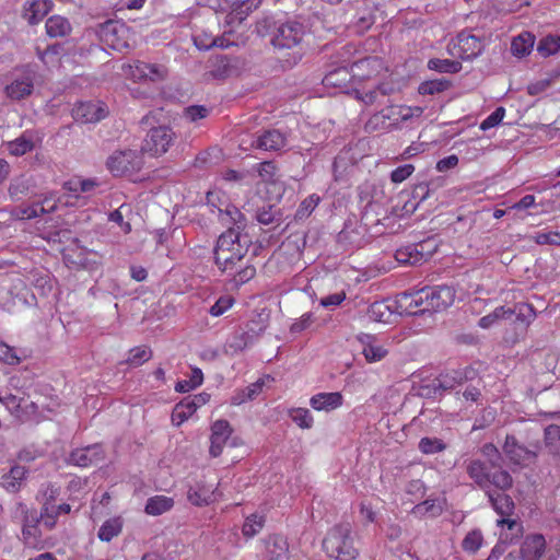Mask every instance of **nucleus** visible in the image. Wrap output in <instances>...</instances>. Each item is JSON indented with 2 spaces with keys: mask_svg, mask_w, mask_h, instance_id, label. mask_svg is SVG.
<instances>
[{
  "mask_svg": "<svg viewBox=\"0 0 560 560\" xmlns=\"http://www.w3.org/2000/svg\"><path fill=\"white\" fill-rule=\"evenodd\" d=\"M143 152L132 149L115 150L106 161L107 170L114 176H132L143 167Z\"/></svg>",
  "mask_w": 560,
  "mask_h": 560,
  "instance_id": "obj_4",
  "label": "nucleus"
},
{
  "mask_svg": "<svg viewBox=\"0 0 560 560\" xmlns=\"http://www.w3.org/2000/svg\"><path fill=\"white\" fill-rule=\"evenodd\" d=\"M351 79V74L346 67H340L328 72L323 79L326 86L343 88Z\"/></svg>",
  "mask_w": 560,
  "mask_h": 560,
  "instance_id": "obj_42",
  "label": "nucleus"
},
{
  "mask_svg": "<svg viewBox=\"0 0 560 560\" xmlns=\"http://www.w3.org/2000/svg\"><path fill=\"white\" fill-rule=\"evenodd\" d=\"M420 291L402 292L394 301L395 311L400 315L417 316L422 313V302L420 301Z\"/></svg>",
  "mask_w": 560,
  "mask_h": 560,
  "instance_id": "obj_15",
  "label": "nucleus"
},
{
  "mask_svg": "<svg viewBox=\"0 0 560 560\" xmlns=\"http://www.w3.org/2000/svg\"><path fill=\"white\" fill-rule=\"evenodd\" d=\"M187 500L196 506L209 505L215 501V492H187Z\"/></svg>",
  "mask_w": 560,
  "mask_h": 560,
  "instance_id": "obj_62",
  "label": "nucleus"
},
{
  "mask_svg": "<svg viewBox=\"0 0 560 560\" xmlns=\"http://www.w3.org/2000/svg\"><path fill=\"white\" fill-rule=\"evenodd\" d=\"M320 198L317 195H311L305 198L299 206L295 212V220H303L307 218L317 207Z\"/></svg>",
  "mask_w": 560,
  "mask_h": 560,
  "instance_id": "obj_56",
  "label": "nucleus"
},
{
  "mask_svg": "<svg viewBox=\"0 0 560 560\" xmlns=\"http://www.w3.org/2000/svg\"><path fill=\"white\" fill-rule=\"evenodd\" d=\"M248 250V241L236 229H228L222 233L214 247V264L223 273L234 272L236 264Z\"/></svg>",
  "mask_w": 560,
  "mask_h": 560,
  "instance_id": "obj_2",
  "label": "nucleus"
},
{
  "mask_svg": "<svg viewBox=\"0 0 560 560\" xmlns=\"http://www.w3.org/2000/svg\"><path fill=\"white\" fill-rule=\"evenodd\" d=\"M497 526H506L509 530V538H513V544L523 536L524 528L522 523L517 522L516 520L509 518V516H502V518L498 520Z\"/></svg>",
  "mask_w": 560,
  "mask_h": 560,
  "instance_id": "obj_52",
  "label": "nucleus"
},
{
  "mask_svg": "<svg viewBox=\"0 0 560 560\" xmlns=\"http://www.w3.org/2000/svg\"><path fill=\"white\" fill-rule=\"evenodd\" d=\"M422 302V313L441 312L454 302L455 293L451 287H425L419 290Z\"/></svg>",
  "mask_w": 560,
  "mask_h": 560,
  "instance_id": "obj_6",
  "label": "nucleus"
},
{
  "mask_svg": "<svg viewBox=\"0 0 560 560\" xmlns=\"http://www.w3.org/2000/svg\"><path fill=\"white\" fill-rule=\"evenodd\" d=\"M27 469L21 465H13L9 471L2 476V487L4 488H14L21 487L22 481L26 478Z\"/></svg>",
  "mask_w": 560,
  "mask_h": 560,
  "instance_id": "obj_45",
  "label": "nucleus"
},
{
  "mask_svg": "<svg viewBox=\"0 0 560 560\" xmlns=\"http://www.w3.org/2000/svg\"><path fill=\"white\" fill-rule=\"evenodd\" d=\"M546 444L552 446V451L557 452L560 446V427L551 424L545 429Z\"/></svg>",
  "mask_w": 560,
  "mask_h": 560,
  "instance_id": "obj_64",
  "label": "nucleus"
},
{
  "mask_svg": "<svg viewBox=\"0 0 560 560\" xmlns=\"http://www.w3.org/2000/svg\"><path fill=\"white\" fill-rule=\"evenodd\" d=\"M514 313L515 310H511V307L499 306L490 314L481 317L479 319V326L485 329L490 328L501 319L511 318Z\"/></svg>",
  "mask_w": 560,
  "mask_h": 560,
  "instance_id": "obj_44",
  "label": "nucleus"
},
{
  "mask_svg": "<svg viewBox=\"0 0 560 560\" xmlns=\"http://www.w3.org/2000/svg\"><path fill=\"white\" fill-rule=\"evenodd\" d=\"M560 50V36L548 35L541 38L537 45V51L542 57H548Z\"/></svg>",
  "mask_w": 560,
  "mask_h": 560,
  "instance_id": "obj_51",
  "label": "nucleus"
},
{
  "mask_svg": "<svg viewBox=\"0 0 560 560\" xmlns=\"http://www.w3.org/2000/svg\"><path fill=\"white\" fill-rule=\"evenodd\" d=\"M349 524H340L331 528L323 540L325 552L337 560H355L358 550L353 547Z\"/></svg>",
  "mask_w": 560,
  "mask_h": 560,
  "instance_id": "obj_3",
  "label": "nucleus"
},
{
  "mask_svg": "<svg viewBox=\"0 0 560 560\" xmlns=\"http://www.w3.org/2000/svg\"><path fill=\"white\" fill-rule=\"evenodd\" d=\"M535 44V36L529 32H523L513 38L511 43V52L513 56L522 58L530 54Z\"/></svg>",
  "mask_w": 560,
  "mask_h": 560,
  "instance_id": "obj_29",
  "label": "nucleus"
},
{
  "mask_svg": "<svg viewBox=\"0 0 560 560\" xmlns=\"http://www.w3.org/2000/svg\"><path fill=\"white\" fill-rule=\"evenodd\" d=\"M465 378L466 377H464L460 372H455L454 375L441 374L427 388L429 389V394L431 392H433V394H442L446 390L453 389L456 385L462 384Z\"/></svg>",
  "mask_w": 560,
  "mask_h": 560,
  "instance_id": "obj_27",
  "label": "nucleus"
},
{
  "mask_svg": "<svg viewBox=\"0 0 560 560\" xmlns=\"http://www.w3.org/2000/svg\"><path fill=\"white\" fill-rule=\"evenodd\" d=\"M51 0H33L24 9V19L32 25L37 24L50 11Z\"/></svg>",
  "mask_w": 560,
  "mask_h": 560,
  "instance_id": "obj_24",
  "label": "nucleus"
},
{
  "mask_svg": "<svg viewBox=\"0 0 560 560\" xmlns=\"http://www.w3.org/2000/svg\"><path fill=\"white\" fill-rule=\"evenodd\" d=\"M445 499H427L413 508V513L420 517H436L442 514Z\"/></svg>",
  "mask_w": 560,
  "mask_h": 560,
  "instance_id": "obj_30",
  "label": "nucleus"
},
{
  "mask_svg": "<svg viewBox=\"0 0 560 560\" xmlns=\"http://www.w3.org/2000/svg\"><path fill=\"white\" fill-rule=\"evenodd\" d=\"M35 72L25 67L15 74L10 84L5 86V94L13 101H20L32 94L34 89Z\"/></svg>",
  "mask_w": 560,
  "mask_h": 560,
  "instance_id": "obj_11",
  "label": "nucleus"
},
{
  "mask_svg": "<svg viewBox=\"0 0 560 560\" xmlns=\"http://www.w3.org/2000/svg\"><path fill=\"white\" fill-rule=\"evenodd\" d=\"M266 560H287L289 546L287 539L280 535H271L264 540Z\"/></svg>",
  "mask_w": 560,
  "mask_h": 560,
  "instance_id": "obj_18",
  "label": "nucleus"
},
{
  "mask_svg": "<svg viewBox=\"0 0 560 560\" xmlns=\"http://www.w3.org/2000/svg\"><path fill=\"white\" fill-rule=\"evenodd\" d=\"M545 549V537L540 534H534L524 539L520 550L525 560H538L542 557Z\"/></svg>",
  "mask_w": 560,
  "mask_h": 560,
  "instance_id": "obj_19",
  "label": "nucleus"
},
{
  "mask_svg": "<svg viewBox=\"0 0 560 560\" xmlns=\"http://www.w3.org/2000/svg\"><path fill=\"white\" fill-rule=\"evenodd\" d=\"M256 219L260 224L264 225H269L272 223L280 224L282 221V214L280 209H278L275 205H268L257 210Z\"/></svg>",
  "mask_w": 560,
  "mask_h": 560,
  "instance_id": "obj_43",
  "label": "nucleus"
},
{
  "mask_svg": "<svg viewBox=\"0 0 560 560\" xmlns=\"http://www.w3.org/2000/svg\"><path fill=\"white\" fill-rule=\"evenodd\" d=\"M481 544H482L481 532L479 529H474L465 536V538L462 542V547L465 551L475 553L481 547Z\"/></svg>",
  "mask_w": 560,
  "mask_h": 560,
  "instance_id": "obj_58",
  "label": "nucleus"
},
{
  "mask_svg": "<svg viewBox=\"0 0 560 560\" xmlns=\"http://www.w3.org/2000/svg\"><path fill=\"white\" fill-rule=\"evenodd\" d=\"M249 332L235 331L226 341L224 352L228 354H236L243 351L247 346L252 345L248 339Z\"/></svg>",
  "mask_w": 560,
  "mask_h": 560,
  "instance_id": "obj_39",
  "label": "nucleus"
},
{
  "mask_svg": "<svg viewBox=\"0 0 560 560\" xmlns=\"http://www.w3.org/2000/svg\"><path fill=\"white\" fill-rule=\"evenodd\" d=\"M33 187V180L27 176H20L14 178L9 186V196L14 201L22 200L25 196L28 195Z\"/></svg>",
  "mask_w": 560,
  "mask_h": 560,
  "instance_id": "obj_35",
  "label": "nucleus"
},
{
  "mask_svg": "<svg viewBox=\"0 0 560 560\" xmlns=\"http://www.w3.org/2000/svg\"><path fill=\"white\" fill-rule=\"evenodd\" d=\"M359 340L363 345L362 353L368 362H378L387 355V350L375 342L372 336L363 335L359 337Z\"/></svg>",
  "mask_w": 560,
  "mask_h": 560,
  "instance_id": "obj_25",
  "label": "nucleus"
},
{
  "mask_svg": "<svg viewBox=\"0 0 560 560\" xmlns=\"http://www.w3.org/2000/svg\"><path fill=\"white\" fill-rule=\"evenodd\" d=\"M127 74L133 80L139 82H158L165 79L167 71L161 65L147 63L144 61L136 60L128 65Z\"/></svg>",
  "mask_w": 560,
  "mask_h": 560,
  "instance_id": "obj_10",
  "label": "nucleus"
},
{
  "mask_svg": "<svg viewBox=\"0 0 560 560\" xmlns=\"http://www.w3.org/2000/svg\"><path fill=\"white\" fill-rule=\"evenodd\" d=\"M290 418L302 429H310L313 425V417L306 408H293L289 411Z\"/></svg>",
  "mask_w": 560,
  "mask_h": 560,
  "instance_id": "obj_53",
  "label": "nucleus"
},
{
  "mask_svg": "<svg viewBox=\"0 0 560 560\" xmlns=\"http://www.w3.org/2000/svg\"><path fill=\"white\" fill-rule=\"evenodd\" d=\"M393 313H396L394 301H376L372 303L368 310V315L375 322L386 323L389 320Z\"/></svg>",
  "mask_w": 560,
  "mask_h": 560,
  "instance_id": "obj_33",
  "label": "nucleus"
},
{
  "mask_svg": "<svg viewBox=\"0 0 560 560\" xmlns=\"http://www.w3.org/2000/svg\"><path fill=\"white\" fill-rule=\"evenodd\" d=\"M71 508L67 503H61L56 505L54 502H46L40 513V517L43 518L44 525L51 529L56 524V517L59 514H68Z\"/></svg>",
  "mask_w": 560,
  "mask_h": 560,
  "instance_id": "obj_31",
  "label": "nucleus"
},
{
  "mask_svg": "<svg viewBox=\"0 0 560 560\" xmlns=\"http://www.w3.org/2000/svg\"><path fill=\"white\" fill-rule=\"evenodd\" d=\"M395 258L399 264L419 265L425 260L422 244H411L396 250Z\"/></svg>",
  "mask_w": 560,
  "mask_h": 560,
  "instance_id": "obj_23",
  "label": "nucleus"
},
{
  "mask_svg": "<svg viewBox=\"0 0 560 560\" xmlns=\"http://www.w3.org/2000/svg\"><path fill=\"white\" fill-rule=\"evenodd\" d=\"M285 137L279 130H266L257 137L253 145L264 151H278L285 145Z\"/></svg>",
  "mask_w": 560,
  "mask_h": 560,
  "instance_id": "obj_20",
  "label": "nucleus"
},
{
  "mask_svg": "<svg viewBox=\"0 0 560 560\" xmlns=\"http://www.w3.org/2000/svg\"><path fill=\"white\" fill-rule=\"evenodd\" d=\"M419 448L423 454H435L443 452L446 444L438 438H422L419 442Z\"/></svg>",
  "mask_w": 560,
  "mask_h": 560,
  "instance_id": "obj_55",
  "label": "nucleus"
},
{
  "mask_svg": "<svg viewBox=\"0 0 560 560\" xmlns=\"http://www.w3.org/2000/svg\"><path fill=\"white\" fill-rule=\"evenodd\" d=\"M71 30L70 22L61 15H52L46 21V33L49 37H65Z\"/></svg>",
  "mask_w": 560,
  "mask_h": 560,
  "instance_id": "obj_32",
  "label": "nucleus"
},
{
  "mask_svg": "<svg viewBox=\"0 0 560 560\" xmlns=\"http://www.w3.org/2000/svg\"><path fill=\"white\" fill-rule=\"evenodd\" d=\"M245 67V61L231 55H218L209 60L208 78L214 80H224L238 75Z\"/></svg>",
  "mask_w": 560,
  "mask_h": 560,
  "instance_id": "obj_9",
  "label": "nucleus"
},
{
  "mask_svg": "<svg viewBox=\"0 0 560 560\" xmlns=\"http://www.w3.org/2000/svg\"><path fill=\"white\" fill-rule=\"evenodd\" d=\"M494 511L501 516H511L515 509L514 500L506 492H487Z\"/></svg>",
  "mask_w": 560,
  "mask_h": 560,
  "instance_id": "obj_28",
  "label": "nucleus"
},
{
  "mask_svg": "<svg viewBox=\"0 0 560 560\" xmlns=\"http://www.w3.org/2000/svg\"><path fill=\"white\" fill-rule=\"evenodd\" d=\"M35 147L34 137L31 132H23L18 139L9 142L8 149L11 154L20 156L30 151Z\"/></svg>",
  "mask_w": 560,
  "mask_h": 560,
  "instance_id": "obj_37",
  "label": "nucleus"
},
{
  "mask_svg": "<svg viewBox=\"0 0 560 560\" xmlns=\"http://www.w3.org/2000/svg\"><path fill=\"white\" fill-rule=\"evenodd\" d=\"M174 505V500L165 495H155L147 501L144 512L149 515L158 516L170 511Z\"/></svg>",
  "mask_w": 560,
  "mask_h": 560,
  "instance_id": "obj_36",
  "label": "nucleus"
},
{
  "mask_svg": "<svg viewBox=\"0 0 560 560\" xmlns=\"http://www.w3.org/2000/svg\"><path fill=\"white\" fill-rule=\"evenodd\" d=\"M337 242L341 247H343V249L360 248L364 244V240L360 231L357 229H349L348 226L339 232Z\"/></svg>",
  "mask_w": 560,
  "mask_h": 560,
  "instance_id": "obj_34",
  "label": "nucleus"
},
{
  "mask_svg": "<svg viewBox=\"0 0 560 560\" xmlns=\"http://www.w3.org/2000/svg\"><path fill=\"white\" fill-rule=\"evenodd\" d=\"M266 522V517L264 513H253L249 516L246 517L243 527L242 533L246 538L254 537L257 535L264 527Z\"/></svg>",
  "mask_w": 560,
  "mask_h": 560,
  "instance_id": "obj_41",
  "label": "nucleus"
},
{
  "mask_svg": "<svg viewBox=\"0 0 560 560\" xmlns=\"http://www.w3.org/2000/svg\"><path fill=\"white\" fill-rule=\"evenodd\" d=\"M97 36L100 40L107 47L122 51L130 47V32L125 23L119 21H106L97 27Z\"/></svg>",
  "mask_w": 560,
  "mask_h": 560,
  "instance_id": "obj_5",
  "label": "nucleus"
},
{
  "mask_svg": "<svg viewBox=\"0 0 560 560\" xmlns=\"http://www.w3.org/2000/svg\"><path fill=\"white\" fill-rule=\"evenodd\" d=\"M195 411H196V409L184 398L173 409V412H172V422H173V424L176 425V427H179Z\"/></svg>",
  "mask_w": 560,
  "mask_h": 560,
  "instance_id": "obj_50",
  "label": "nucleus"
},
{
  "mask_svg": "<svg viewBox=\"0 0 560 560\" xmlns=\"http://www.w3.org/2000/svg\"><path fill=\"white\" fill-rule=\"evenodd\" d=\"M68 265L78 269L93 271L98 269L101 257L94 253L83 248H78L65 255Z\"/></svg>",
  "mask_w": 560,
  "mask_h": 560,
  "instance_id": "obj_14",
  "label": "nucleus"
},
{
  "mask_svg": "<svg viewBox=\"0 0 560 560\" xmlns=\"http://www.w3.org/2000/svg\"><path fill=\"white\" fill-rule=\"evenodd\" d=\"M106 109L96 103H81L72 110L75 120L83 124L96 122L106 117Z\"/></svg>",
  "mask_w": 560,
  "mask_h": 560,
  "instance_id": "obj_17",
  "label": "nucleus"
},
{
  "mask_svg": "<svg viewBox=\"0 0 560 560\" xmlns=\"http://www.w3.org/2000/svg\"><path fill=\"white\" fill-rule=\"evenodd\" d=\"M458 46L464 59H472L481 54L483 45L480 38L470 34H459Z\"/></svg>",
  "mask_w": 560,
  "mask_h": 560,
  "instance_id": "obj_26",
  "label": "nucleus"
},
{
  "mask_svg": "<svg viewBox=\"0 0 560 560\" xmlns=\"http://www.w3.org/2000/svg\"><path fill=\"white\" fill-rule=\"evenodd\" d=\"M152 358V351L147 347H136L130 350L126 363L139 366Z\"/></svg>",
  "mask_w": 560,
  "mask_h": 560,
  "instance_id": "obj_54",
  "label": "nucleus"
},
{
  "mask_svg": "<svg viewBox=\"0 0 560 560\" xmlns=\"http://www.w3.org/2000/svg\"><path fill=\"white\" fill-rule=\"evenodd\" d=\"M122 528V521L120 517H113L103 523L100 527L97 537L102 541H110L114 537L118 536Z\"/></svg>",
  "mask_w": 560,
  "mask_h": 560,
  "instance_id": "obj_40",
  "label": "nucleus"
},
{
  "mask_svg": "<svg viewBox=\"0 0 560 560\" xmlns=\"http://www.w3.org/2000/svg\"><path fill=\"white\" fill-rule=\"evenodd\" d=\"M103 459L104 451L102 446L94 444L72 451L67 458V463L79 467H89L100 464Z\"/></svg>",
  "mask_w": 560,
  "mask_h": 560,
  "instance_id": "obj_12",
  "label": "nucleus"
},
{
  "mask_svg": "<svg viewBox=\"0 0 560 560\" xmlns=\"http://www.w3.org/2000/svg\"><path fill=\"white\" fill-rule=\"evenodd\" d=\"M451 86V81L447 79H435L422 82L418 92L422 95H434L446 91Z\"/></svg>",
  "mask_w": 560,
  "mask_h": 560,
  "instance_id": "obj_47",
  "label": "nucleus"
},
{
  "mask_svg": "<svg viewBox=\"0 0 560 560\" xmlns=\"http://www.w3.org/2000/svg\"><path fill=\"white\" fill-rule=\"evenodd\" d=\"M267 318L262 317L261 315L257 316V319H253L247 324V329L242 330L243 332H249L250 336H248V339L253 343L267 328Z\"/></svg>",
  "mask_w": 560,
  "mask_h": 560,
  "instance_id": "obj_57",
  "label": "nucleus"
},
{
  "mask_svg": "<svg viewBox=\"0 0 560 560\" xmlns=\"http://www.w3.org/2000/svg\"><path fill=\"white\" fill-rule=\"evenodd\" d=\"M16 419H19L21 422L39 421L38 406L36 402L28 400L27 394L25 396V402L21 405Z\"/></svg>",
  "mask_w": 560,
  "mask_h": 560,
  "instance_id": "obj_49",
  "label": "nucleus"
},
{
  "mask_svg": "<svg viewBox=\"0 0 560 560\" xmlns=\"http://www.w3.org/2000/svg\"><path fill=\"white\" fill-rule=\"evenodd\" d=\"M343 397L339 392L319 393L310 399V405L318 411L329 412L342 405Z\"/></svg>",
  "mask_w": 560,
  "mask_h": 560,
  "instance_id": "obj_21",
  "label": "nucleus"
},
{
  "mask_svg": "<svg viewBox=\"0 0 560 560\" xmlns=\"http://www.w3.org/2000/svg\"><path fill=\"white\" fill-rule=\"evenodd\" d=\"M220 213L230 218V221L235 225L232 229H236L241 232L245 228V217L236 207L228 206L225 211L222 212V210H220Z\"/></svg>",
  "mask_w": 560,
  "mask_h": 560,
  "instance_id": "obj_63",
  "label": "nucleus"
},
{
  "mask_svg": "<svg viewBox=\"0 0 560 560\" xmlns=\"http://www.w3.org/2000/svg\"><path fill=\"white\" fill-rule=\"evenodd\" d=\"M481 454L488 459L493 468H500L502 456L497 446L492 443H486L481 447Z\"/></svg>",
  "mask_w": 560,
  "mask_h": 560,
  "instance_id": "obj_60",
  "label": "nucleus"
},
{
  "mask_svg": "<svg viewBox=\"0 0 560 560\" xmlns=\"http://www.w3.org/2000/svg\"><path fill=\"white\" fill-rule=\"evenodd\" d=\"M9 384L12 388L16 389V393L2 394L0 392V402H2L11 412V415L16 418L18 413L20 412L21 405L25 402L26 393L24 388L26 386L24 383L21 384V378L18 375L12 376Z\"/></svg>",
  "mask_w": 560,
  "mask_h": 560,
  "instance_id": "obj_13",
  "label": "nucleus"
},
{
  "mask_svg": "<svg viewBox=\"0 0 560 560\" xmlns=\"http://www.w3.org/2000/svg\"><path fill=\"white\" fill-rule=\"evenodd\" d=\"M502 448L511 464L526 467L536 462L539 446L537 444L526 446L514 435H506Z\"/></svg>",
  "mask_w": 560,
  "mask_h": 560,
  "instance_id": "obj_8",
  "label": "nucleus"
},
{
  "mask_svg": "<svg viewBox=\"0 0 560 560\" xmlns=\"http://www.w3.org/2000/svg\"><path fill=\"white\" fill-rule=\"evenodd\" d=\"M512 481L511 475L506 470L500 469L490 474L489 486L492 485L500 490H506L512 487Z\"/></svg>",
  "mask_w": 560,
  "mask_h": 560,
  "instance_id": "obj_59",
  "label": "nucleus"
},
{
  "mask_svg": "<svg viewBox=\"0 0 560 560\" xmlns=\"http://www.w3.org/2000/svg\"><path fill=\"white\" fill-rule=\"evenodd\" d=\"M175 140L176 135L172 128L167 126L154 127L149 130L143 140L141 151L149 153L151 156H160L168 151Z\"/></svg>",
  "mask_w": 560,
  "mask_h": 560,
  "instance_id": "obj_7",
  "label": "nucleus"
},
{
  "mask_svg": "<svg viewBox=\"0 0 560 560\" xmlns=\"http://www.w3.org/2000/svg\"><path fill=\"white\" fill-rule=\"evenodd\" d=\"M265 384V381L262 378L258 380L257 382L250 384L245 389L233 396L232 404L233 405H241L245 402L246 400H252L255 397L259 395V393L262 389V386Z\"/></svg>",
  "mask_w": 560,
  "mask_h": 560,
  "instance_id": "obj_48",
  "label": "nucleus"
},
{
  "mask_svg": "<svg viewBox=\"0 0 560 560\" xmlns=\"http://www.w3.org/2000/svg\"><path fill=\"white\" fill-rule=\"evenodd\" d=\"M467 472L479 487H488L490 474L487 471L485 464L478 459L470 460L467 465Z\"/></svg>",
  "mask_w": 560,
  "mask_h": 560,
  "instance_id": "obj_38",
  "label": "nucleus"
},
{
  "mask_svg": "<svg viewBox=\"0 0 560 560\" xmlns=\"http://www.w3.org/2000/svg\"><path fill=\"white\" fill-rule=\"evenodd\" d=\"M23 528L22 536L26 545H32L39 537L38 523L43 521L40 514L38 515L35 511H23Z\"/></svg>",
  "mask_w": 560,
  "mask_h": 560,
  "instance_id": "obj_22",
  "label": "nucleus"
},
{
  "mask_svg": "<svg viewBox=\"0 0 560 560\" xmlns=\"http://www.w3.org/2000/svg\"><path fill=\"white\" fill-rule=\"evenodd\" d=\"M273 24L271 32V45L284 58L289 67L295 66L303 56L302 43L306 34L304 24L295 20L273 23L271 19L265 18L257 22V32L265 36Z\"/></svg>",
  "mask_w": 560,
  "mask_h": 560,
  "instance_id": "obj_1",
  "label": "nucleus"
},
{
  "mask_svg": "<svg viewBox=\"0 0 560 560\" xmlns=\"http://www.w3.org/2000/svg\"><path fill=\"white\" fill-rule=\"evenodd\" d=\"M428 68L441 73H457L462 70V63L451 59L432 58L428 61Z\"/></svg>",
  "mask_w": 560,
  "mask_h": 560,
  "instance_id": "obj_46",
  "label": "nucleus"
},
{
  "mask_svg": "<svg viewBox=\"0 0 560 560\" xmlns=\"http://www.w3.org/2000/svg\"><path fill=\"white\" fill-rule=\"evenodd\" d=\"M232 433V429L230 423L226 420H217L211 427V436H210V454L213 457H218L222 451L223 446L229 442Z\"/></svg>",
  "mask_w": 560,
  "mask_h": 560,
  "instance_id": "obj_16",
  "label": "nucleus"
},
{
  "mask_svg": "<svg viewBox=\"0 0 560 560\" xmlns=\"http://www.w3.org/2000/svg\"><path fill=\"white\" fill-rule=\"evenodd\" d=\"M513 544V538H509L508 532H502L498 544L492 548L487 560H498L505 551L509 545Z\"/></svg>",
  "mask_w": 560,
  "mask_h": 560,
  "instance_id": "obj_61",
  "label": "nucleus"
}]
</instances>
